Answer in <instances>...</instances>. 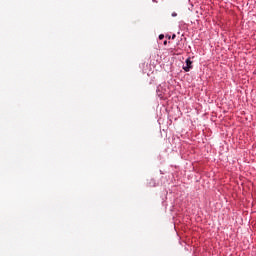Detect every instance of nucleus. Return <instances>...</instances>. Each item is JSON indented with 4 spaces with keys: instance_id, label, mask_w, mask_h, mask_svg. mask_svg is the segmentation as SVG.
Returning a JSON list of instances; mask_svg holds the SVG:
<instances>
[{
    "instance_id": "20e7f679",
    "label": "nucleus",
    "mask_w": 256,
    "mask_h": 256,
    "mask_svg": "<svg viewBox=\"0 0 256 256\" xmlns=\"http://www.w3.org/2000/svg\"><path fill=\"white\" fill-rule=\"evenodd\" d=\"M175 37H177L175 34L172 35V39H175Z\"/></svg>"
},
{
    "instance_id": "f257e3e1",
    "label": "nucleus",
    "mask_w": 256,
    "mask_h": 256,
    "mask_svg": "<svg viewBox=\"0 0 256 256\" xmlns=\"http://www.w3.org/2000/svg\"><path fill=\"white\" fill-rule=\"evenodd\" d=\"M193 62L191 61V58L186 59V66H183L184 71H186V73H189V71H191V69L193 68Z\"/></svg>"
},
{
    "instance_id": "39448f33",
    "label": "nucleus",
    "mask_w": 256,
    "mask_h": 256,
    "mask_svg": "<svg viewBox=\"0 0 256 256\" xmlns=\"http://www.w3.org/2000/svg\"><path fill=\"white\" fill-rule=\"evenodd\" d=\"M164 45H167V40L164 41Z\"/></svg>"
},
{
    "instance_id": "f03ea898",
    "label": "nucleus",
    "mask_w": 256,
    "mask_h": 256,
    "mask_svg": "<svg viewBox=\"0 0 256 256\" xmlns=\"http://www.w3.org/2000/svg\"><path fill=\"white\" fill-rule=\"evenodd\" d=\"M159 39H160V40H163V39H165V35H163V34H160V35H159Z\"/></svg>"
},
{
    "instance_id": "7ed1b4c3",
    "label": "nucleus",
    "mask_w": 256,
    "mask_h": 256,
    "mask_svg": "<svg viewBox=\"0 0 256 256\" xmlns=\"http://www.w3.org/2000/svg\"><path fill=\"white\" fill-rule=\"evenodd\" d=\"M172 17H177V12H173Z\"/></svg>"
}]
</instances>
